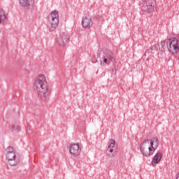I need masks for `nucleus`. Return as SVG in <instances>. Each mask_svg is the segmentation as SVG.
Wrapping results in <instances>:
<instances>
[{"instance_id": "15", "label": "nucleus", "mask_w": 179, "mask_h": 179, "mask_svg": "<svg viewBox=\"0 0 179 179\" xmlns=\"http://www.w3.org/2000/svg\"><path fill=\"white\" fill-rule=\"evenodd\" d=\"M8 20V14H6V12L0 8V24L2 22H5Z\"/></svg>"}, {"instance_id": "18", "label": "nucleus", "mask_w": 179, "mask_h": 179, "mask_svg": "<svg viewBox=\"0 0 179 179\" xmlns=\"http://www.w3.org/2000/svg\"><path fill=\"white\" fill-rule=\"evenodd\" d=\"M161 45H162L161 51H164V50H166V42H162Z\"/></svg>"}, {"instance_id": "10", "label": "nucleus", "mask_w": 179, "mask_h": 179, "mask_svg": "<svg viewBox=\"0 0 179 179\" xmlns=\"http://www.w3.org/2000/svg\"><path fill=\"white\" fill-rule=\"evenodd\" d=\"M81 23L83 27L85 29H90V27L93 26V21L92 20V18H89L87 17L83 18Z\"/></svg>"}, {"instance_id": "16", "label": "nucleus", "mask_w": 179, "mask_h": 179, "mask_svg": "<svg viewBox=\"0 0 179 179\" xmlns=\"http://www.w3.org/2000/svg\"><path fill=\"white\" fill-rule=\"evenodd\" d=\"M10 130L12 132H20V126H19V124H12L10 127Z\"/></svg>"}, {"instance_id": "12", "label": "nucleus", "mask_w": 179, "mask_h": 179, "mask_svg": "<svg viewBox=\"0 0 179 179\" xmlns=\"http://www.w3.org/2000/svg\"><path fill=\"white\" fill-rule=\"evenodd\" d=\"M160 142L159 141V138L157 137H153L150 143V147L152 149H155V152L156 151V149L159 148V144Z\"/></svg>"}, {"instance_id": "5", "label": "nucleus", "mask_w": 179, "mask_h": 179, "mask_svg": "<svg viewBox=\"0 0 179 179\" xmlns=\"http://www.w3.org/2000/svg\"><path fill=\"white\" fill-rule=\"evenodd\" d=\"M49 21L50 22L51 24L49 30L50 31H54L58 27V23H59V14L58 13L57 10H54L50 13Z\"/></svg>"}, {"instance_id": "9", "label": "nucleus", "mask_w": 179, "mask_h": 179, "mask_svg": "<svg viewBox=\"0 0 179 179\" xmlns=\"http://www.w3.org/2000/svg\"><path fill=\"white\" fill-rule=\"evenodd\" d=\"M69 150L71 155H73V156H78L80 152H82V148H80L79 144L74 143L70 146Z\"/></svg>"}, {"instance_id": "7", "label": "nucleus", "mask_w": 179, "mask_h": 179, "mask_svg": "<svg viewBox=\"0 0 179 179\" xmlns=\"http://www.w3.org/2000/svg\"><path fill=\"white\" fill-rule=\"evenodd\" d=\"M69 41V35L62 33L57 37V43L60 47H64L68 44V41Z\"/></svg>"}, {"instance_id": "19", "label": "nucleus", "mask_w": 179, "mask_h": 179, "mask_svg": "<svg viewBox=\"0 0 179 179\" xmlns=\"http://www.w3.org/2000/svg\"><path fill=\"white\" fill-rule=\"evenodd\" d=\"M112 156H114V154H112Z\"/></svg>"}, {"instance_id": "11", "label": "nucleus", "mask_w": 179, "mask_h": 179, "mask_svg": "<svg viewBox=\"0 0 179 179\" xmlns=\"http://www.w3.org/2000/svg\"><path fill=\"white\" fill-rule=\"evenodd\" d=\"M115 150V140L110 139V145L106 150V153L109 157H112L111 154ZM109 152V153H108Z\"/></svg>"}, {"instance_id": "1", "label": "nucleus", "mask_w": 179, "mask_h": 179, "mask_svg": "<svg viewBox=\"0 0 179 179\" xmlns=\"http://www.w3.org/2000/svg\"><path fill=\"white\" fill-rule=\"evenodd\" d=\"M34 88L38 92L39 97L47 100L50 97V88L45 76L39 75L34 81Z\"/></svg>"}, {"instance_id": "14", "label": "nucleus", "mask_w": 179, "mask_h": 179, "mask_svg": "<svg viewBox=\"0 0 179 179\" xmlns=\"http://www.w3.org/2000/svg\"><path fill=\"white\" fill-rule=\"evenodd\" d=\"M20 5L23 8H30L33 6V5H34V1H20Z\"/></svg>"}, {"instance_id": "8", "label": "nucleus", "mask_w": 179, "mask_h": 179, "mask_svg": "<svg viewBox=\"0 0 179 179\" xmlns=\"http://www.w3.org/2000/svg\"><path fill=\"white\" fill-rule=\"evenodd\" d=\"M144 10L148 12V13H153L155 12V5H156V1L152 2L150 1H144Z\"/></svg>"}, {"instance_id": "4", "label": "nucleus", "mask_w": 179, "mask_h": 179, "mask_svg": "<svg viewBox=\"0 0 179 179\" xmlns=\"http://www.w3.org/2000/svg\"><path fill=\"white\" fill-rule=\"evenodd\" d=\"M6 159L8 160V164L9 166H17V159H16V155L13 151V147L8 146L6 149Z\"/></svg>"}, {"instance_id": "2", "label": "nucleus", "mask_w": 179, "mask_h": 179, "mask_svg": "<svg viewBox=\"0 0 179 179\" xmlns=\"http://www.w3.org/2000/svg\"><path fill=\"white\" fill-rule=\"evenodd\" d=\"M168 51L173 55L179 52V37L171 38L166 41Z\"/></svg>"}, {"instance_id": "13", "label": "nucleus", "mask_w": 179, "mask_h": 179, "mask_svg": "<svg viewBox=\"0 0 179 179\" xmlns=\"http://www.w3.org/2000/svg\"><path fill=\"white\" fill-rule=\"evenodd\" d=\"M162 153L160 152H157L155 157L152 159V166H153V167H155V166H156V164H157V163H159L161 160H162Z\"/></svg>"}, {"instance_id": "6", "label": "nucleus", "mask_w": 179, "mask_h": 179, "mask_svg": "<svg viewBox=\"0 0 179 179\" xmlns=\"http://www.w3.org/2000/svg\"><path fill=\"white\" fill-rule=\"evenodd\" d=\"M115 62V56L113 51L108 50L103 53L101 59V65H110V64Z\"/></svg>"}, {"instance_id": "3", "label": "nucleus", "mask_w": 179, "mask_h": 179, "mask_svg": "<svg viewBox=\"0 0 179 179\" xmlns=\"http://www.w3.org/2000/svg\"><path fill=\"white\" fill-rule=\"evenodd\" d=\"M140 150L142 155L146 157L152 156V155L155 153V149H152L150 146L149 139H145L143 141V142L140 145Z\"/></svg>"}, {"instance_id": "20", "label": "nucleus", "mask_w": 179, "mask_h": 179, "mask_svg": "<svg viewBox=\"0 0 179 179\" xmlns=\"http://www.w3.org/2000/svg\"><path fill=\"white\" fill-rule=\"evenodd\" d=\"M176 179H179V178H176Z\"/></svg>"}, {"instance_id": "17", "label": "nucleus", "mask_w": 179, "mask_h": 179, "mask_svg": "<svg viewBox=\"0 0 179 179\" xmlns=\"http://www.w3.org/2000/svg\"><path fill=\"white\" fill-rule=\"evenodd\" d=\"M148 52H151V54L159 52V45H154L151 46L150 49H148Z\"/></svg>"}]
</instances>
